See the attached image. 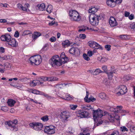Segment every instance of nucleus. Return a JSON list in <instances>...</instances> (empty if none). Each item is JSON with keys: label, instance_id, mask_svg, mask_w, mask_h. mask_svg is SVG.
Returning a JSON list of instances; mask_svg holds the SVG:
<instances>
[{"label": "nucleus", "instance_id": "56", "mask_svg": "<svg viewBox=\"0 0 135 135\" xmlns=\"http://www.w3.org/2000/svg\"><path fill=\"white\" fill-rule=\"evenodd\" d=\"M5 51L3 47L0 48V53H4Z\"/></svg>", "mask_w": 135, "mask_h": 135}, {"label": "nucleus", "instance_id": "40", "mask_svg": "<svg viewBox=\"0 0 135 135\" xmlns=\"http://www.w3.org/2000/svg\"><path fill=\"white\" fill-rule=\"evenodd\" d=\"M83 57L84 59L87 61H88L90 60V58L88 57V55L86 54H83Z\"/></svg>", "mask_w": 135, "mask_h": 135}, {"label": "nucleus", "instance_id": "44", "mask_svg": "<svg viewBox=\"0 0 135 135\" xmlns=\"http://www.w3.org/2000/svg\"><path fill=\"white\" fill-rule=\"evenodd\" d=\"M132 123L131 122H129L127 124V127L129 129L133 126Z\"/></svg>", "mask_w": 135, "mask_h": 135}, {"label": "nucleus", "instance_id": "52", "mask_svg": "<svg viewBox=\"0 0 135 135\" xmlns=\"http://www.w3.org/2000/svg\"><path fill=\"white\" fill-rule=\"evenodd\" d=\"M56 40V38L54 37H52L50 39V41L51 42H55Z\"/></svg>", "mask_w": 135, "mask_h": 135}, {"label": "nucleus", "instance_id": "32", "mask_svg": "<svg viewBox=\"0 0 135 135\" xmlns=\"http://www.w3.org/2000/svg\"><path fill=\"white\" fill-rule=\"evenodd\" d=\"M95 100V99L93 97H90L89 99L86 100V102H90V101H92V102L94 101Z\"/></svg>", "mask_w": 135, "mask_h": 135}, {"label": "nucleus", "instance_id": "39", "mask_svg": "<svg viewBox=\"0 0 135 135\" xmlns=\"http://www.w3.org/2000/svg\"><path fill=\"white\" fill-rule=\"evenodd\" d=\"M120 130L122 132H124L125 131H127L128 129H127L125 126H123L120 128Z\"/></svg>", "mask_w": 135, "mask_h": 135}, {"label": "nucleus", "instance_id": "2", "mask_svg": "<svg viewBox=\"0 0 135 135\" xmlns=\"http://www.w3.org/2000/svg\"><path fill=\"white\" fill-rule=\"evenodd\" d=\"M102 17L100 15L91 14L89 17V20L90 24L93 26L97 25L99 22V20L102 19Z\"/></svg>", "mask_w": 135, "mask_h": 135}, {"label": "nucleus", "instance_id": "58", "mask_svg": "<svg viewBox=\"0 0 135 135\" xmlns=\"http://www.w3.org/2000/svg\"><path fill=\"white\" fill-rule=\"evenodd\" d=\"M7 22V20L5 19H0V22L1 23H6Z\"/></svg>", "mask_w": 135, "mask_h": 135}, {"label": "nucleus", "instance_id": "63", "mask_svg": "<svg viewBox=\"0 0 135 135\" xmlns=\"http://www.w3.org/2000/svg\"><path fill=\"white\" fill-rule=\"evenodd\" d=\"M88 129L87 128H86L84 129L83 131V133H88Z\"/></svg>", "mask_w": 135, "mask_h": 135}, {"label": "nucleus", "instance_id": "31", "mask_svg": "<svg viewBox=\"0 0 135 135\" xmlns=\"http://www.w3.org/2000/svg\"><path fill=\"white\" fill-rule=\"evenodd\" d=\"M99 97L102 99H104L106 98V95L104 93H101L99 94Z\"/></svg>", "mask_w": 135, "mask_h": 135}, {"label": "nucleus", "instance_id": "22", "mask_svg": "<svg viewBox=\"0 0 135 135\" xmlns=\"http://www.w3.org/2000/svg\"><path fill=\"white\" fill-rule=\"evenodd\" d=\"M17 7L19 9H21L23 11H26L27 12H29V10L28 9L23 7L22 4H18L17 5Z\"/></svg>", "mask_w": 135, "mask_h": 135}, {"label": "nucleus", "instance_id": "30", "mask_svg": "<svg viewBox=\"0 0 135 135\" xmlns=\"http://www.w3.org/2000/svg\"><path fill=\"white\" fill-rule=\"evenodd\" d=\"M70 41L68 40H66L63 42L62 43V44L63 46L64 47H66L68 46H70Z\"/></svg>", "mask_w": 135, "mask_h": 135}, {"label": "nucleus", "instance_id": "13", "mask_svg": "<svg viewBox=\"0 0 135 135\" xmlns=\"http://www.w3.org/2000/svg\"><path fill=\"white\" fill-rule=\"evenodd\" d=\"M108 117L109 121L111 122H113L115 119L117 120L119 119V117L118 115L114 116V114H108Z\"/></svg>", "mask_w": 135, "mask_h": 135}, {"label": "nucleus", "instance_id": "21", "mask_svg": "<svg viewBox=\"0 0 135 135\" xmlns=\"http://www.w3.org/2000/svg\"><path fill=\"white\" fill-rule=\"evenodd\" d=\"M38 10L40 11H44L45 10V5L44 3H42L38 5L37 8Z\"/></svg>", "mask_w": 135, "mask_h": 135}, {"label": "nucleus", "instance_id": "25", "mask_svg": "<svg viewBox=\"0 0 135 135\" xmlns=\"http://www.w3.org/2000/svg\"><path fill=\"white\" fill-rule=\"evenodd\" d=\"M59 97L65 100H69L72 99V97L68 94H65V98L60 96H59Z\"/></svg>", "mask_w": 135, "mask_h": 135}, {"label": "nucleus", "instance_id": "3", "mask_svg": "<svg viewBox=\"0 0 135 135\" xmlns=\"http://www.w3.org/2000/svg\"><path fill=\"white\" fill-rule=\"evenodd\" d=\"M69 14L71 17V19L73 21H80L81 17L78 12L74 10H71L70 11Z\"/></svg>", "mask_w": 135, "mask_h": 135}, {"label": "nucleus", "instance_id": "53", "mask_svg": "<svg viewBox=\"0 0 135 135\" xmlns=\"http://www.w3.org/2000/svg\"><path fill=\"white\" fill-rule=\"evenodd\" d=\"M87 54H88V55L89 56V57L91 56L93 54V53L92 51H89L88 52Z\"/></svg>", "mask_w": 135, "mask_h": 135}, {"label": "nucleus", "instance_id": "11", "mask_svg": "<svg viewBox=\"0 0 135 135\" xmlns=\"http://www.w3.org/2000/svg\"><path fill=\"white\" fill-rule=\"evenodd\" d=\"M70 116V113L69 112L63 111L61 114V119L62 121L65 122L67 121V119Z\"/></svg>", "mask_w": 135, "mask_h": 135}, {"label": "nucleus", "instance_id": "47", "mask_svg": "<svg viewBox=\"0 0 135 135\" xmlns=\"http://www.w3.org/2000/svg\"><path fill=\"white\" fill-rule=\"evenodd\" d=\"M47 47V45H45L43 48H42L41 50V52H42L43 51H46L47 50V49L46 48Z\"/></svg>", "mask_w": 135, "mask_h": 135}, {"label": "nucleus", "instance_id": "8", "mask_svg": "<svg viewBox=\"0 0 135 135\" xmlns=\"http://www.w3.org/2000/svg\"><path fill=\"white\" fill-rule=\"evenodd\" d=\"M29 126L35 130L39 131L43 127L42 124L40 123L33 122L30 123Z\"/></svg>", "mask_w": 135, "mask_h": 135}, {"label": "nucleus", "instance_id": "10", "mask_svg": "<svg viewBox=\"0 0 135 135\" xmlns=\"http://www.w3.org/2000/svg\"><path fill=\"white\" fill-rule=\"evenodd\" d=\"M76 115L80 118L87 117L88 116V113L84 110H79L76 112Z\"/></svg>", "mask_w": 135, "mask_h": 135}, {"label": "nucleus", "instance_id": "42", "mask_svg": "<svg viewBox=\"0 0 135 135\" xmlns=\"http://www.w3.org/2000/svg\"><path fill=\"white\" fill-rule=\"evenodd\" d=\"M110 45H106L105 46V48L108 51H109L110 50Z\"/></svg>", "mask_w": 135, "mask_h": 135}, {"label": "nucleus", "instance_id": "4", "mask_svg": "<svg viewBox=\"0 0 135 135\" xmlns=\"http://www.w3.org/2000/svg\"><path fill=\"white\" fill-rule=\"evenodd\" d=\"M50 64L53 66L55 65L60 66L62 63L59 60V57L58 55H56L54 56L50 61Z\"/></svg>", "mask_w": 135, "mask_h": 135}, {"label": "nucleus", "instance_id": "20", "mask_svg": "<svg viewBox=\"0 0 135 135\" xmlns=\"http://www.w3.org/2000/svg\"><path fill=\"white\" fill-rule=\"evenodd\" d=\"M107 3L108 6L114 7L115 6V0H107Z\"/></svg>", "mask_w": 135, "mask_h": 135}, {"label": "nucleus", "instance_id": "60", "mask_svg": "<svg viewBox=\"0 0 135 135\" xmlns=\"http://www.w3.org/2000/svg\"><path fill=\"white\" fill-rule=\"evenodd\" d=\"M130 14V13L127 11H125L124 12V16L125 17L129 16Z\"/></svg>", "mask_w": 135, "mask_h": 135}, {"label": "nucleus", "instance_id": "41", "mask_svg": "<svg viewBox=\"0 0 135 135\" xmlns=\"http://www.w3.org/2000/svg\"><path fill=\"white\" fill-rule=\"evenodd\" d=\"M102 69L106 73L108 72L107 67V66L105 65L103 66L102 67Z\"/></svg>", "mask_w": 135, "mask_h": 135}, {"label": "nucleus", "instance_id": "49", "mask_svg": "<svg viewBox=\"0 0 135 135\" xmlns=\"http://www.w3.org/2000/svg\"><path fill=\"white\" fill-rule=\"evenodd\" d=\"M24 33H25V35H26L32 33L30 31L27 30L24 31Z\"/></svg>", "mask_w": 135, "mask_h": 135}, {"label": "nucleus", "instance_id": "9", "mask_svg": "<svg viewBox=\"0 0 135 135\" xmlns=\"http://www.w3.org/2000/svg\"><path fill=\"white\" fill-rule=\"evenodd\" d=\"M44 132L48 134H51L55 133V127L52 125L46 126L44 129Z\"/></svg>", "mask_w": 135, "mask_h": 135}, {"label": "nucleus", "instance_id": "59", "mask_svg": "<svg viewBox=\"0 0 135 135\" xmlns=\"http://www.w3.org/2000/svg\"><path fill=\"white\" fill-rule=\"evenodd\" d=\"M129 19L130 20L133 19L134 18V15L132 14H131L128 16Z\"/></svg>", "mask_w": 135, "mask_h": 135}, {"label": "nucleus", "instance_id": "7", "mask_svg": "<svg viewBox=\"0 0 135 135\" xmlns=\"http://www.w3.org/2000/svg\"><path fill=\"white\" fill-rule=\"evenodd\" d=\"M17 120L15 119L13 122L12 121L7 122L6 124H7L8 126L11 127V130L14 131H16L18 130V129L16 126V125L17 123Z\"/></svg>", "mask_w": 135, "mask_h": 135}, {"label": "nucleus", "instance_id": "19", "mask_svg": "<svg viewBox=\"0 0 135 135\" xmlns=\"http://www.w3.org/2000/svg\"><path fill=\"white\" fill-rule=\"evenodd\" d=\"M42 79L43 81H53L58 80V79L56 77H43V78H42Z\"/></svg>", "mask_w": 135, "mask_h": 135}, {"label": "nucleus", "instance_id": "23", "mask_svg": "<svg viewBox=\"0 0 135 135\" xmlns=\"http://www.w3.org/2000/svg\"><path fill=\"white\" fill-rule=\"evenodd\" d=\"M98 10V9L96 8L95 7H93L88 10V12L89 13H91L90 15L91 14L93 15H96L95 14V13L97 12Z\"/></svg>", "mask_w": 135, "mask_h": 135}, {"label": "nucleus", "instance_id": "54", "mask_svg": "<svg viewBox=\"0 0 135 135\" xmlns=\"http://www.w3.org/2000/svg\"><path fill=\"white\" fill-rule=\"evenodd\" d=\"M100 69H97L94 71V73H95V74L96 75H97L99 74L100 73Z\"/></svg>", "mask_w": 135, "mask_h": 135}, {"label": "nucleus", "instance_id": "28", "mask_svg": "<svg viewBox=\"0 0 135 135\" xmlns=\"http://www.w3.org/2000/svg\"><path fill=\"white\" fill-rule=\"evenodd\" d=\"M53 10V8L52 6L51 5H48L46 9L47 12L48 13H50L52 12Z\"/></svg>", "mask_w": 135, "mask_h": 135}, {"label": "nucleus", "instance_id": "33", "mask_svg": "<svg viewBox=\"0 0 135 135\" xmlns=\"http://www.w3.org/2000/svg\"><path fill=\"white\" fill-rule=\"evenodd\" d=\"M124 80L125 81H127L131 79L132 78L129 75L125 76L123 78Z\"/></svg>", "mask_w": 135, "mask_h": 135}, {"label": "nucleus", "instance_id": "37", "mask_svg": "<svg viewBox=\"0 0 135 135\" xmlns=\"http://www.w3.org/2000/svg\"><path fill=\"white\" fill-rule=\"evenodd\" d=\"M95 46V47H96L95 48V49H99L101 50H103L102 47L97 43V44Z\"/></svg>", "mask_w": 135, "mask_h": 135}, {"label": "nucleus", "instance_id": "57", "mask_svg": "<svg viewBox=\"0 0 135 135\" xmlns=\"http://www.w3.org/2000/svg\"><path fill=\"white\" fill-rule=\"evenodd\" d=\"M81 108H82L84 109H89V108L87 107L86 105H81Z\"/></svg>", "mask_w": 135, "mask_h": 135}, {"label": "nucleus", "instance_id": "43", "mask_svg": "<svg viewBox=\"0 0 135 135\" xmlns=\"http://www.w3.org/2000/svg\"><path fill=\"white\" fill-rule=\"evenodd\" d=\"M44 96L45 97L49 99H52L53 98L50 96L49 95H48L47 94H45Z\"/></svg>", "mask_w": 135, "mask_h": 135}, {"label": "nucleus", "instance_id": "18", "mask_svg": "<svg viewBox=\"0 0 135 135\" xmlns=\"http://www.w3.org/2000/svg\"><path fill=\"white\" fill-rule=\"evenodd\" d=\"M8 42V44L11 46L16 47L18 45V43L15 39H11L9 42Z\"/></svg>", "mask_w": 135, "mask_h": 135}, {"label": "nucleus", "instance_id": "38", "mask_svg": "<svg viewBox=\"0 0 135 135\" xmlns=\"http://www.w3.org/2000/svg\"><path fill=\"white\" fill-rule=\"evenodd\" d=\"M77 107V105H71L70 106V107L71 109L75 110Z\"/></svg>", "mask_w": 135, "mask_h": 135}, {"label": "nucleus", "instance_id": "45", "mask_svg": "<svg viewBox=\"0 0 135 135\" xmlns=\"http://www.w3.org/2000/svg\"><path fill=\"white\" fill-rule=\"evenodd\" d=\"M110 135H119V132L117 131H114Z\"/></svg>", "mask_w": 135, "mask_h": 135}, {"label": "nucleus", "instance_id": "14", "mask_svg": "<svg viewBox=\"0 0 135 135\" xmlns=\"http://www.w3.org/2000/svg\"><path fill=\"white\" fill-rule=\"evenodd\" d=\"M109 23L111 27H114L118 25V23L116 19L113 17H111L109 19Z\"/></svg>", "mask_w": 135, "mask_h": 135}, {"label": "nucleus", "instance_id": "61", "mask_svg": "<svg viewBox=\"0 0 135 135\" xmlns=\"http://www.w3.org/2000/svg\"><path fill=\"white\" fill-rule=\"evenodd\" d=\"M106 60V59L105 57H102L100 61L102 62H104Z\"/></svg>", "mask_w": 135, "mask_h": 135}, {"label": "nucleus", "instance_id": "12", "mask_svg": "<svg viewBox=\"0 0 135 135\" xmlns=\"http://www.w3.org/2000/svg\"><path fill=\"white\" fill-rule=\"evenodd\" d=\"M123 108V107L122 106H117L115 108H110V110L113 111L114 112H117V113H124L126 111L123 110L122 109Z\"/></svg>", "mask_w": 135, "mask_h": 135}, {"label": "nucleus", "instance_id": "64", "mask_svg": "<svg viewBox=\"0 0 135 135\" xmlns=\"http://www.w3.org/2000/svg\"><path fill=\"white\" fill-rule=\"evenodd\" d=\"M6 59H7V58L5 56H4V57H1L0 56V59L1 60H6Z\"/></svg>", "mask_w": 135, "mask_h": 135}, {"label": "nucleus", "instance_id": "46", "mask_svg": "<svg viewBox=\"0 0 135 135\" xmlns=\"http://www.w3.org/2000/svg\"><path fill=\"white\" fill-rule=\"evenodd\" d=\"M130 27L131 29H133L135 31V23H133L131 24L130 26Z\"/></svg>", "mask_w": 135, "mask_h": 135}, {"label": "nucleus", "instance_id": "34", "mask_svg": "<svg viewBox=\"0 0 135 135\" xmlns=\"http://www.w3.org/2000/svg\"><path fill=\"white\" fill-rule=\"evenodd\" d=\"M37 80H36L31 81L30 82L31 85L33 86L37 85Z\"/></svg>", "mask_w": 135, "mask_h": 135}, {"label": "nucleus", "instance_id": "15", "mask_svg": "<svg viewBox=\"0 0 135 135\" xmlns=\"http://www.w3.org/2000/svg\"><path fill=\"white\" fill-rule=\"evenodd\" d=\"M69 51L70 54H74L76 55H79L80 54V51L77 48L72 47L70 49Z\"/></svg>", "mask_w": 135, "mask_h": 135}, {"label": "nucleus", "instance_id": "17", "mask_svg": "<svg viewBox=\"0 0 135 135\" xmlns=\"http://www.w3.org/2000/svg\"><path fill=\"white\" fill-rule=\"evenodd\" d=\"M60 57L59 60L62 64L66 63L67 61L68 60V58L65 57V54L64 52L62 53Z\"/></svg>", "mask_w": 135, "mask_h": 135}, {"label": "nucleus", "instance_id": "48", "mask_svg": "<svg viewBox=\"0 0 135 135\" xmlns=\"http://www.w3.org/2000/svg\"><path fill=\"white\" fill-rule=\"evenodd\" d=\"M130 131L131 132H135V127L133 125L130 129Z\"/></svg>", "mask_w": 135, "mask_h": 135}, {"label": "nucleus", "instance_id": "16", "mask_svg": "<svg viewBox=\"0 0 135 135\" xmlns=\"http://www.w3.org/2000/svg\"><path fill=\"white\" fill-rule=\"evenodd\" d=\"M11 37L9 34H6L4 35L1 36V40L3 41L9 42L10 40Z\"/></svg>", "mask_w": 135, "mask_h": 135}, {"label": "nucleus", "instance_id": "24", "mask_svg": "<svg viewBox=\"0 0 135 135\" xmlns=\"http://www.w3.org/2000/svg\"><path fill=\"white\" fill-rule=\"evenodd\" d=\"M116 72L115 70H114L109 73L108 72L106 73L107 74L108 79L111 80L113 76V73H115Z\"/></svg>", "mask_w": 135, "mask_h": 135}, {"label": "nucleus", "instance_id": "29", "mask_svg": "<svg viewBox=\"0 0 135 135\" xmlns=\"http://www.w3.org/2000/svg\"><path fill=\"white\" fill-rule=\"evenodd\" d=\"M89 46L93 48H94L95 47L96 45L97 44V42L93 41H90L88 42Z\"/></svg>", "mask_w": 135, "mask_h": 135}, {"label": "nucleus", "instance_id": "6", "mask_svg": "<svg viewBox=\"0 0 135 135\" xmlns=\"http://www.w3.org/2000/svg\"><path fill=\"white\" fill-rule=\"evenodd\" d=\"M116 90L117 91V94L118 95L125 94L127 91L126 87L124 85L118 86L116 88Z\"/></svg>", "mask_w": 135, "mask_h": 135}, {"label": "nucleus", "instance_id": "27", "mask_svg": "<svg viewBox=\"0 0 135 135\" xmlns=\"http://www.w3.org/2000/svg\"><path fill=\"white\" fill-rule=\"evenodd\" d=\"M41 35V33L39 32H35L32 34V38L33 39L36 40Z\"/></svg>", "mask_w": 135, "mask_h": 135}, {"label": "nucleus", "instance_id": "5", "mask_svg": "<svg viewBox=\"0 0 135 135\" xmlns=\"http://www.w3.org/2000/svg\"><path fill=\"white\" fill-rule=\"evenodd\" d=\"M93 119L95 122L97 121L99 118H101L103 115V111L99 109L96 110H93Z\"/></svg>", "mask_w": 135, "mask_h": 135}, {"label": "nucleus", "instance_id": "62", "mask_svg": "<svg viewBox=\"0 0 135 135\" xmlns=\"http://www.w3.org/2000/svg\"><path fill=\"white\" fill-rule=\"evenodd\" d=\"M55 21L54 20L52 21L51 22L49 23V25L50 26H52L55 23Z\"/></svg>", "mask_w": 135, "mask_h": 135}, {"label": "nucleus", "instance_id": "35", "mask_svg": "<svg viewBox=\"0 0 135 135\" xmlns=\"http://www.w3.org/2000/svg\"><path fill=\"white\" fill-rule=\"evenodd\" d=\"M41 119L44 122H46L49 119L47 115L44 116L41 118Z\"/></svg>", "mask_w": 135, "mask_h": 135}, {"label": "nucleus", "instance_id": "51", "mask_svg": "<svg viewBox=\"0 0 135 135\" xmlns=\"http://www.w3.org/2000/svg\"><path fill=\"white\" fill-rule=\"evenodd\" d=\"M8 107L6 106L2 107L1 108V109L4 111H7L8 110Z\"/></svg>", "mask_w": 135, "mask_h": 135}, {"label": "nucleus", "instance_id": "50", "mask_svg": "<svg viewBox=\"0 0 135 135\" xmlns=\"http://www.w3.org/2000/svg\"><path fill=\"white\" fill-rule=\"evenodd\" d=\"M79 36L80 38L83 39L86 38V35L84 34H80Z\"/></svg>", "mask_w": 135, "mask_h": 135}, {"label": "nucleus", "instance_id": "36", "mask_svg": "<svg viewBox=\"0 0 135 135\" xmlns=\"http://www.w3.org/2000/svg\"><path fill=\"white\" fill-rule=\"evenodd\" d=\"M86 28H87L86 26H82L81 27L80 29L79 30V32L84 31H85Z\"/></svg>", "mask_w": 135, "mask_h": 135}, {"label": "nucleus", "instance_id": "55", "mask_svg": "<svg viewBox=\"0 0 135 135\" xmlns=\"http://www.w3.org/2000/svg\"><path fill=\"white\" fill-rule=\"evenodd\" d=\"M19 35L18 32L17 31L15 32L14 34V36L17 38L19 36Z\"/></svg>", "mask_w": 135, "mask_h": 135}, {"label": "nucleus", "instance_id": "1", "mask_svg": "<svg viewBox=\"0 0 135 135\" xmlns=\"http://www.w3.org/2000/svg\"><path fill=\"white\" fill-rule=\"evenodd\" d=\"M42 59L40 55H34L31 57L29 59L28 62L32 65H38L41 62Z\"/></svg>", "mask_w": 135, "mask_h": 135}, {"label": "nucleus", "instance_id": "26", "mask_svg": "<svg viewBox=\"0 0 135 135\" xmlns=\"http://www.w3.org/2000/svg\"><path fill=\"white\" fill-rule=\"evenodd\" d=\"M15 101L12 99H9L8 100L7 103L8 105L10 107H12L16 103Z\"/></svg>", "mask_w": 135, "mask_h": 135}]
</instances>
